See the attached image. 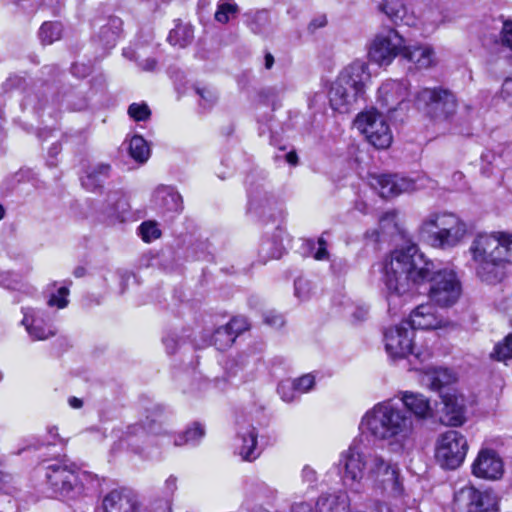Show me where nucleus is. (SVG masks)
<instances>
[{
    "label": "nucleus",
    "mask_w": 512,
    "mask_h": 512,
    "mask_svg": "<svg viewBox=\"0 0 512 512\" xmlns=\"http://www.w3.org/2000/svg\"><path fill=\"white\" fill-rule=\"evenodd\" d=\"M382 282L389 311L400 308L413 288L430 283L428 296L440 307L454 305L462 293L461 282L452 269H439L419 252L416 245L394 250L384 261Z\"/></svg>",
    "instance_id": "f257e3e1"
},
{
    "label": "nucleus",
    "mask_w": 512,
    "mask_h": 512,
    "mask_svg": "<svg viewBox=\"0 0 512 512\" xmlns=\"http://www.w3.org/2000/svg\"><path fill=\"white\" fill-rule=\"evenodd\" d=\"M359 429L378 441H385L395 453L409 450L415 440V423L396 401L389 398L368 409L361 418Z\"/></svg>",
    "instance_id": "f03ea898"
},
{
    "label": "nucleus",
    "mask_w": 512,
    "mask_h": 512,
    "mask_svg": "<svg viewBox=\"0 0 512 512\" xmlns=\"http://www.w3.org/2000/svg\"><path fill=\"white\" fill-rule=\"evenodd\" d=\"M45 477L54 498L74 507L98 485L97 476L66 461L49 464Z\"/></svg>",
    "instance_id": "7ed1b4c3"
},
{
    "label": "nucleus",
    "mask_w": 512,
    "mask_h": 512,
    "mask_svg": "<svg viewBox=\"0 0 512 512\" xmlns=\"http://www.w3.org/2000/svg\"><path fill=\"white\" fill-rule=\"evenodd\" d=\"M370 80L368 65L356 60L346 66L332 83L329 90V102L333 110L347 113L365 92Z\"/></svg>",
    "instance_id": "20e7f679"
},
{
    "label": "nucleus",
    "mask_w": 512,
    "mask_h": 512,
    "mask_svg": "<svg viewBox=\"0 0 512 512\" xmlns=\"http://www.w3.org/2000/svg\"><path fill=\"white\" fill-rule=\"evenodd\" d=\"M467 232V224L457 215L448 212L431 213L421 224L423 237L431 246L443 250L458 246Z\"/></svg>",
    "instance_id": "39448f33"
},
{
    "label": "nucleus",
    "mask_w": 512,
    "mask_h": 512,
    "mask_svg": "<svg viewBox=\"0 0 512 512\" xmlns=\"http://www.w3.org/2000/svg\"><path fill=\"white\" fill-rule=\"evenodd\" d=\"M497 248L498 231H494L477 233L468 249L471 267L477 277L488 284H495L500 280Z\"/></svg>",
    "instance_id": "423d86ee"
},
{
    "label": "nucleus",
    "mask_w": 512,
    "mask_h": 512,
    "mask_svg": "<svg viewBox=\"0 0 512 512\" xmlns=\"http://www.w3.org/2000/svg\"><path fill=\"white\" fill-rule=\"evenodd\" d=\"M415 332L409 323L402 322L387 328L384 331L385 350L392 359L408 358L411 369L420 370L418 364H424L431 358V352L427 348L417 347L414 342Z\"/></svg>",
    "instance_id": "0eeeda50"
},
{
    "label": "nucleus",
    "mask_w": 512,
    "mask_h": 512,
    "mask_svg": "<svg viewBox=\"0 0 512 512\" xmlns=\"http://www.w3.org/2000/svg\"><path fill=\"white\" fill-rule=\"evenodd\" d=\"M367 479L371 480L375 489L390 496L398 497L403 493L399 465L376 452L368 457Z\"/></svg>",
    "instance_id": "6e6552de"
},
{
    "label": "nucleus",
    "mask_w": 512,
    "mask_h": 512,
    "mask_svg": "<svg viewBox=\"0 0 512 512\" xmlns=\"http://www.w3.org/2000/svg\"><path fill=\"white\" fill-rule=\"evenodd\" d=\"M415 102L417 108L434 121L449 119L457 107L454 94L442 88L419 90Z\"/></svg>",
    "instance_id": "1a4fd4ad"
},
{
    "label": "nucleus",
    "mask_w": 512,
    "mask_h": 512,
    "mask_svg": "<svg viewBox=\"0 0 512 512\" xmlns=\"http://www.w3.org/2000/svg\"><path fill=\"white\" fill-rule=\"evenodd\" d=\"M372 452L354 441L347 450L340 454L338 466L342 472L343 483L351 489L359 490L361 480L367 473L368 457Z\"/></svg>",
    "instance_id": "9d476101"
},
{
    "label": "nucleus",
    "mask_w": 512,
    "mask_h": 512,
    "mask_svg": "<svg viewBox=\"0 0 512 512\" xmlns=\"http://www.w3.org/2000/svg\"><path fill=\"white\" fill-rule=\"evenodd\" d=\"M467 451L466 438L456 430H448L437 439L435 458L441 467L452 470L463 463Z\"/></svg>",
    "instance_id": "9b49d317"
},
{
    "label": "nucleus",
    "mask_w": 512,
    "mask_h": 512,
    "mask_svg": "<svg viewBox=\"0 0 512 512\" xmlns=\"http://www.w3.org/2000/svg\"><path fill=\"white\" fill-rule=\"evenodd\" d=\"M354 126L377 149H386L392 143V133L388 124L383 115L375 109L358 114Z\"/></svg>",
    "instance_id": "f8f14e48"
},
{
    "label": "nucleus",
    "mask_w": 512,
    "mask_h": 512,
    "mask_svg": "<svg viewBox=\"0 0 512 512\" xmlns=\"http://www.w3.org/2000/svg\"><path fill=\"white\" fill-rule=\"evenodd\" d=\"M404 38L393 28H389L375 36L370 49L371 61L379 66H388L398 56L402 55Z\"/></svg>",
    "instance_id": "ddd939ff"
},
{
    "label": "nucleus",
    "mask_w": 512,
    "mask_h": 512,
    "mask_svg": "<svg viewBox=\"0 0 512 512\" xmlns=\"http://www.w3.org/2000/svg\"><path fill=\"white\" fill-rule=\"evenodd\" d=\"M454 505L461 512H489L497 509V498L490 491L465 486L455 493Z\"/></svg>",
    "instance_id": "4468645a"
},
{
    "label": "nucleus",
    "mask_w": 512,
    "mask_h": 512,
    "mask_svg": "<svg viewBox=\"0 0 512 512\" xmlns=\"http://www.w3.org/2000/svg\"><path fill=\"white\" fill-rule=\"evenodd\" d=\"M21 311L23 314L21 324L33 340H47L56 334L47 311L32 307H22Z\"/></svg>",
    "instance_id": "2eb2a0df"
},
{
    "label": "nucleus",
    "mask_w": 512,
    "mask_h": 512,
    "mask_svg": "<svg viewBox=\"0 0 512 512\" xmlns=\"http://www.w3.org/2000/svg\"><path fill=\"white\" fill-rule=\"evenodd\" d=\"M370 185L382 198L396 197L419 188L417 182L412 178L388 174L371 175Z\"/></svg>",
    "instance_id": "dca6fc26"
},
{
    "label": "nucleus",
    "mask_w": 512,
    "mask_h": 512,
    "mask_svg": "<svg viewBox=\"0 0 512 512\" xmlns=\"http://www.w3.org/2000/svg\"><path fill=\"white\" fill-rule=\"evenodd\" d=\"M409 326L415 329L434 330L448 326L449 320L443 313H440L433 303L418 305L409 317Z\"/></svg>",
    "instance_id": "f3484780"
},
{
    "label": "nucleus",
    "mask_w": 512,
    "mask_h": 512,
    "mask_svg": "<svg viewBox=\"0 0 512 512\" xmlns=\"http://www.w3.org/2000/svg\"><path fill=\"white\" fill-rule=\"evenodd\" d=\"M248 210L260 217L274 218L276 213L282 214L278 200L264 185L249 190Z\"/></svg>",
    "instance_id": "a211bd4d"
},
{
    "label": "nucleus",
    "mask_w": 512,
    "mask_h": 512,
    "mask_svg": "<svg viewBox=\"0 0 512 512\" xmlns=\"http://www.w3.org/2000/svg\"><path fill=\"white\" fill-rule=\"evenodd\" d=\"M504 473V464L500 456L492 449L479 451L472 464V474L477 478L498 480Z\"/></svg>",
    "instance_id": "6ab92c4d"
},
{
    "label": "nucleus",
    "mask_w": 512,
    "mask_h": 512,
    "mask_svg": "<svg viewBox=\"0 0 512 512\" xmlns=\"http://www.w3.org/2000/svg\"><path fill=\"white\" fill-rule=\"evenodd\" d=\"M409 95L405 80H387L378 89V102L387 112L394 111Z\"/></svg>",
    "instance_id": "aec40b11"
},
{
    "label": "nucleus",
    "mask_w": 512,
    "mask_h": 512,
    "mask_svg": "<svg viewBox=\"0 0 512 512\" xmlns=\"http://www.w3.org/2000/svg\"><path fill=\"white\" fill-rule=\"evenodd\" d=\"M105 512H140L137 495L128 489L113 490L103 500Z\"/></svg>",
    "instance_id": "412c9836"
},
{
    "label": "nucleus",
    "mask_w": 512,
    "mask_h": 512,
    "mask_svg": "<svg viewBox=\"0 0 512 512\" xmlns=\"http://www.w3.org/2000/svg\"><path fill=\"white\" fill-rule=\"evenodd\" d=\"M443 402L441 421L448 426H461L465 421V399L456 392L441 395Z\"/></svg>",
    "instance_id": "4be33fe9"
},
{
    "label": "nucleus",
    "mask_w": 512,
    "mask_h": 512,
    "mask_svg": "<svg viewBox=\"0 0 512 512\" xmlns=\"http://www.w3.org/2000/svg\"><path fill=\"white\" fill-rule=\"evenodd\" d=\"M376 9L383 13L391 22L415 25V17L409 12L404 0H374Z\"/></svg>",
    "instance_id": "5701e85b"
},
{
    "label": "nucleus",
    "mask_w": 512,
    "mask_h": 512,
    "mask_svg": "<svg viewBox=\"0 0 512 512\" xmlns=\"http://www.w3.org/2000/svg\"><path fill=\"white\" fill-rule=\"evenodd\" d=\"M152 203L161 213H179L183 208L181 195L171 186H158L152 196Z\"/></svg>",
    "instance_id": "b1692460"
},
{
    "label": "nucleus",
    "mask_w": 512,
    "mask_h": 512,
    "mask_svg": "<svg viewBox=\"0 0 512 512\" xmlns=\"http://www.w3.org/2000/svg\"><path fill=\"white\" fill-rule=\"evenodd\" d=\"M397 398L403 404V408L412 416L425 419L432 415V407L427 397L420 393L401 391Z\"/></svg>",
    "instance_id": "393cba45"
},
{
    "label": "nucleus",
    "mask_w": 512,
    "mask_h": 512,
    "mask_svg": "<svg viewBox=\"0 0 512 512\" xmlns=\"http://www.w3.org/2000/svg\"><path fill=\"white\" fill-rule=\"evenodd\" d=\"M401 56L420 69L429 68L435 63L433 49L425 44L406 45L404 42Z\"/></svg>",
    "instance_id": "a878e982"
},
{
    "label": "nucleus",
    "mask_w": 512,
    "mask_h": 512,
    "mask_svg": "<svg viewBox=\"0 0 512 512\" xmlns=\"http://www.w3.org/2000/svg\"><path fill=\"white\" fill-rule=\"evenodd\" d=\"M122 28V20L118 17L111 16L107 22L100 26L99 32L94 37L105 50L112 49L117 42Z\"/></svg>",
    "instance_id": "bb28decb"
},
{
    "label": "nucleus",
    "mask_w": 512,
    "mask_h": 512,
    "mask_svg": "<svg viewBox=\"0 0 512 512\" xmlns=\"http://www.w3.org/2000/svg\"><path fill=\"white\" fill-rule=\"evenodd\" d=\"M245 494L252 501L270 504L276 499L277 491L261 480L252 479L246 482Z\"/></svg>",
    "instance_id": "cd10ccee"
},
{
    "label": "nucleus",
    "mask_w": 512,
    "mask_h": 512,
    "mask_svg": "<svg viewBox=\"0 0 512 512\" xmlns=\"http://www.w3.org/2000/svg\"><path fill=\"white\" fill-rule=\"evenodd\" d=\"M422 364H418L421 371H425V382L430 389L435 391H441L446 386L456 381L454 372L448 368H426L421 367Z\"/></svg>",
    "instance_id": "c85d7f7f"
},
{
    "label": "nucleus",
    "mask_w": 512,
    "mask_h": 512,
    "mask_svg": "<svg viewBox=\"0 0 512 512\" xmlns=\"http://www.w3.org/2000/svg\"><path fill=\"white\" fill-rule=\"evenodd\" d=\"M239 440L241 444L238 446V450L244 460L252 461L260 455L257 448V432L253 426L241 428Z\"/></svg>",
    "instance_id": "c756f323"
},
{
    "label": "nucleus",
    "mask_w": 512,
    "mask_h": 512,
    "mask_svg": "<svg viewBox=\"0 0 512 512\" xmlns=\"http://www.w3.org/2000/svg\"><path fill=\"white\" fill-rule=\"evenodd\" d=\"M349 499L345 492L321 495L316 503L317 512H348Z\"/></svg>",
    "instance_id": "7c9ffc66"
},
{
    "label": "nucleus",
    "mask_w": 512,
    "mask_h": 512,
    "mask_svg": "<svg viewBox=\"0 0 512 512\" xmlns=\"http://www.w3.org/2000/svg\"><path fill=\"white\" fill-rule=\"evenodd\" d=\"M111 167L109 164L99 163L91 166L86 175L81 178V183L87 190H95L100 187L110 176Z\"/></svg>",
    "instance_id": "2f4dec72"
},
{
    "label": "nucleus",
    "mask_w": 512,
    "mask_h": 512,
    "mask_svg": "<svg viewBox=\"0 0 512 512\" xmlns=\"http://www.w3.org/2000/svg\"><path fill=\"white\" fill-rule=\"evenodd\" d=\"M148 431H146L145 427H142L138 424L129 426L128 430L124 432L123 440L130 446L134 452L141 453L142 448L139 446V442L146 439L148 434H158L160 431H156L152 424L147 426Z\"/></svg>",
    "instance_id": "473e14b6"
},
{
    "label": "nucleus",
    "mask_w": 512,
    "mask_h": 512,
    "mask_svg": "<svg viewBox=\"0 0 512 512\" xmlns=\"http://www.w3.org/2000/svg\"><path fill=\"white\" fill-rule=\"evenodd\" d=\"M205 436V428L202 424L195 422L180 434L175 440L176 446L197 445Z\"/></svg>",
    "instance_id": "72a5a7b5"
},
{
    "label": "nucleus",
    "mask_w": 512,
    "mask_h": 512,
    "mask_svg": "<svg viewBox=\"0 0 512 512\" xmlns=\"http://www.w3.org/2000/svg\"><path fill=\"white\" fill-rule=\"evenodd\" d=\"M284 246L276 238L263 239L259 246V256L264 262L269 259H278L283 255Z\"/></svg>",
    "instance_id": "f704fd0d"
},
{
    "label": "nucleus",
    "mask_w": 512,
    "mask_h": 512,
    "mask_svg": "<svg viewBox=\"0 0 512 512\" xmlns=\"http://www.w3.org/2000/svg\"><path fill=\"white\" fill-rule=\"evenodd\" d=\"M128 151L130 156L139 163H144L150 156V149L142 136L135 135L129 141Z\"/></svg>",
    "instance_id": "c9c22d12"
},
{
    "label": "nucleus",
    "mask_w": 512,
    "mask_h": 512,
    "mask_svg": "<svg viewBox=\"0 0 512 512\" xmlns=\"http://www.w3.org/2000/svg\"><path fill=\"white\" fill-rule=\"evenodd\" d=\"M498 267L512 264V233L498 231Z\"/></svg>",
    "instance_id": "e433bc0d"
},
{
    "label": "nucleus",
    "mask_w": 512,
    "mask_h": 512,
    "mask_svg": "<svg viewBox=\"0 0 512 512\" xmlns=\"http://www.w3.org/2000/svg\"><path fill=\"white\" fill-rule=\"evenodd\" d=\"M72 281H65L62 286L50 293L47 301L49 307H56L57 309H64L69 304L68 296L70 294L69 287Z\"/></svg>",
    "instance_id": "4c0bfd02"
},
{
    "label": "nucleus",
    "mask_w": 512,
    "mask_h": 512,
    "mask_svg": "<svg viewBox=\"0 0 512 512\" xmlns=\"http://www.w3.org/2000/svg\"><path fill=\"white\" fill-rule=\"evenodd\" d=\"M234 341V334L226 324L215 330L211 337L210 344L215 346L218 350H225L230 347Z\"/></svg>",
    "instance_id": "58836bf2"
},
{
    "label": "nucleus",
    "mask_w": 512,
    "mask_h": 512,
    "mask_svg": "<svg viewBox=\"0 0 512 512\" xmlns=\"http://www.w3.org/2000/svg\"><path fill=\"white\" fill-rule=\"evenodd\" d=\"M62 24L59 22H45L40 27L39 37L43 44H52L62 35Z\"/></svg>",
    "instance_id": "ea45409f"
},
{
    "label": "nucleus",
    "mask_w": 512,
    "mask_h": 512,
    "mask_svg": "<svg viewBox=\"0 0 512 512\" xmlns=\"http://www.w3.org/2000/svg\"><path fill=\"white\" fill-rule=\"evenodd\" d=\"M108 206L104 209L103 213L109 219H117L121 211L124 210L125 200L120 192H112L108 195Z\"/></svg>",
    "instance_id": "a19ab883"
},
{
    "label": "nucleus",
    "mask_w": 512,
    "mask_h": 512,
    "mask_svg": "<svg viewBox=\"0 0 512 512\" xmlns=\"http://www.w3.org/2000/svg\"><path fill=\"white\" fill-rule=\"evenodd\" d=\"M238 12L237 4L225 0H221L217 5L215 12V20L219 23L226 24L231 16Z\"/></svg>",
    "instance_id": "79ce46f5"
},
{
    "label": "nucleus",
    "mask_w": 512,
    "mask_h": 512,
    "mask_svg": "<svg viewBox=\"0 0 512 512\" xmlns=\"http://www.w3.org/2000/svg\"><path fill=\"white\" fill-rule=\"evenodd\" d=\"M306 244L314 259L318 261L329 260L328 244L323 235L319 237L316 242L307 240Z\"/></svg>",
    "instance_id": "37998d69"
},
{
    "label": "nucleus",
    "mask_w": 512,
    "mask_h": 512,
    "mask_svg": "<svg viewBox=\"0 0 512 512\" xmlns=\"http://www.w3.org/2000/svg\"><path fill=\"white\" fill-rule=\"evenodd\" d=\"M491 356L498 361H506L512 358V333L495 345Z\"/></svg>",
    "instance_id": "c03bdc74"
},
{
    "label": "nucleus",
    "mask_w": 512,
    "mask_h": 512,
    "mask_svg": "<svg viewBox=\"0 0 512 512\" xmlns=\"http://www.w3.org/2000/svg\"><path fill=\"white\" fill-rule=\"evenodd\" d=\"M246 25L255 33H261L267 22V13L265 11L249 12L245 14Z\"/></svg>",
    "instance_id": "a18cd8bd"
},
{
    "label": "nucleus",
    "mask_w": 512,
    "mask_h": 512,
    "mask_svg": "<svg viewBox=\"0 0 512 512\" xmlns=\"http://www.w3.org/2000/svg\"><path fill=\"white\" fill-rule=\"evenodd\" d=\"M138 229L142 240L147 243H150L161 236V231L155 221H144Z\"/></svg>",
    "instance_id": "49530a36"
},
{
    "label": "nucleus",
    "mask_w": 512,
    "mask_h": 512,
    "mask_svg": "<svg viewBox=\"0 0 512 512\" xmlns=\"http://www.w3.org/2000/svg\"><path fill=\"white\" fill-rule=\"evenodd\" d=\"M278 394L281 399L287 403L298 400L300 395L298 391L295 389L292 381H282L277 388Z\"/></svg>",
    "instance_id": "de8ad7c7"
},
{
    "label": "nucleus",
    "mask_w": 512,
    "mask_h": 512,
    "mask_svg": "<svg viewBox=\"0 0 512 512\" xmlns=\"http://www.w3.org/2000/svg\"><path fill=\"white\" fill-rule=\"evenodd\" d=\"M295 389L299 395L310 392L315 386V376L313 374H305L292 380Z\"/></svg>",
    "instance_id": "09e8293b"
},
{
    "label": "nucleus",
    "mask_w": 512,
    "mask_h": 512,
    "mask_svg": "<svg viewBox=\"0 0 512 512\" xmlns=\"http://www.w3.org/2000/svg\"><path fill=\"white\" fill-rule=\"evenodd\" d=\"M129 116L135 121H145L150 117V109L145 103H132L128 108Z\"/></svg>",
    "instance_id": "8fccbe9b"
},
{
    "label": "nucleus",
    "mask_w": 512,
    "mask_h": 512,
    "mask_svg": "<svg viewBox=\"0 0 512 512\" xmlns=\"http://www.w3.org/2000/svg\"><path fill=\"white\" fill-rule=\"evenodd\" d=\"M196 93L201 99V105L206 108L213 105L217 100V94L215 90L209 87H197Z\"/></svg>",
    "instance_id": "3c124183"
},
{
    "label": "nucleus",
    "mask_w": 512,
    "mask_h": 512,
    "mask_svg": "<svg viewBox=\"0 0 512 512\" xmlns=\"http://www.w3.org/2000/svg\"><path fill=\"white\" fill-rule=\"evenodd\" d=\"M348 313L350 314L353 322L364 321L369 313V307L365 304L354 305L350 304L347 306Z\"/></svg>",
    "instance_id": "603ef678"
},
{
    "label": "nucleus",
    "mask_w": 512,
    "mask_h": 512,
    "mask_svg": "<svg viewBox=\"0 0 512 512\" xmlns=\"http://www.w3.org/2000/svg\"><path fill=\"white\" fill-rule=\"evenodd\" d=\"M501 44L512 51V19L503 21L500 32Z\"/></svg>",
    "instance_id": "864d4df0"
},
{
    "label": "nucleus",
    "mask_w": 512,
    "mask_h": 512,
    "mask_svg": "<svg viewBox=\"0 0 512 512\" xmlns=\"http://www.w3.org/2000/svg\"><path fill=\"white\" fill-rule=\"evenodd\" d=\"M227 325H228L230 331L233 332L234 339H236V337L239 334H241L242 332H244L245 330L248 329L247 319L242 316L234 317L233 319L230 320L229 323H227Z\"/></svg>",
    "instance_id": "5fc2aeb1"
},
{
    "label": "nucleus",
    "mask_w": 512,
    "mask_h": 512,
    "mask_svg": "<svg viewBox=\"0 0 512 512\" xmlns=\"http://www.w3.org/2000/svg\"><path fill=\"white\" fill-rule=\"evenodd\" d=\"M499 96L512 109V78L507 77L503 81Z\"/></svg>",
    "instance_id": "6e6d98bb"
},
{
    "label": "nucleus",
    "mask_w": 512,
    "mask_h": 512,
    "mask_svg": "<svg viewBox=\"0 0 512 512\" xmlns=\"http://www.w3.org/2000/svg\"><path fill=\"white\" fill-rule=\"evenodd\" d=\"M18 284V276L10 271H0V285L15 289Z\"/></svg>",
    "instance_id": "4d7b16f0"
},
{
    "label": "nucleus",
    "mask_w": 512,
    "mask_h": 512,
    "mask_svg": "<svg viewBox=\"0 0 512 512\" xmlns=\"http://www.w3.org/2000/svg\"><path fill=\"white\" fill-rule=\"evenodd\" d=\"M264 322L273 328H280L284 325V318L275 311H269L264 315Z\"/></svg>",
    "instance_id": "13d9d810"
},
{
    "label": "nucleus",
    "mask_w": 512,
    "mask_h": 512,
    "mask_svg": "<svg viewBox=\"0 0 512 512\" xmlns=\"http://www.w3.org/2000/svg\"><path fill=\"white\" fill-rule=\"evenodd\" d=\"M295 296L304 300L308 296L309 285L305 279L299 278L294 282Z\"/></svg>",
    "instance_id": "bf43d9fd"
},
{
    "label": "nucleus",
    "mask_w": 512,
    "mask_h": 512,
    "mask_svg": "<svg viewBox=\"0 0 512 512\" xmlns=\"http://www.w3.org/2000/svg\"><path fill=\"white\" fill-rule=\"evenodd\" d=\"M91 66L85 63H75L71 67V72L78 78H84L91 73Z\"/></svg>",
    "instance_id": "052dcab7"
},
{
    "label": "nucleus",
    "mask_w": 512,
    "mask_h": 512,
    "mask_svg": "<svg viewBox=\"0 0 512 512\" xmlns=\"http://www.w3.org/2000/svg\"><path fill=\"white\" fill-rule=\"evenodd\" d=\"M152 512H172L171 499L157 500L152 504Z\"/></svg>",
    "instance_id": "680f3d73"
},
{
    "label": "nucleus",
    "mask_w": 512,
    "mask_h": 512,
    "mask_svg": "<svg viewBox=\"0 0 512 512\" xmlns=\"http://www.w3.org/2000/svg\"><path fill=\"white\" fill-rule=\"evenodd\" d=\"M396 211H387L385 212L379 219V223L383 228H387L389 226H396Z\"/></svg>",
    "instance_id": "e2e57ef3"
},
{
    "label": "nucleus",
    "mask_w": 512,
    "mask_h": 512,
    "mask_svg": "<svg viewBox=\"0 0 512 512\" xmlns=\"http://www.w3.org/2000/svg\"><path fill=\"white\" fill-rule=\"evenodd\" d=\"M163 344L166 348L167 353L173 354L178 347V339L174 334L167 335L163 338Z\"/></svg>",
    "instance_id": "0e129e2a"
},
{
    "label": "nucleus",
    "mask_w": 512,
    "mask_h": 512,
    "mask_svg": "<svg viewBox=\"0 0 512 512\" xmlns=\"http://www.w3.org/2000/svg\"><path fill=\"white\" fill-rule=\"evenodd\" d=\"M302 479L308 484H314L317 481V473L310 466H304L302 469Z\"/></svg>",
    "instance_id": "69168bd1"
},
{
    "label": "nucleus",
    "mask_w": 512,
    "mask_h": 512,
    "mask_svg": "<svg viewBox=\"0 0 512 512\" xmlns=\"http://www.w3.org/2000/svg\"><path fill=\"white\" fill-rule=\"evenodd\" d=\"M164 489L167 496L166 498L172 497L177 489V478L173 475H170L165 481Z\"/></svg>",
    "instance_id": "338daca9"
},
{
    "label": "nucleus",
    "mask_w": 512,
    "mask_h": 512,
    "mask_svg": "<svg viewBox=\"0 0 512 512\" xmlns=\"http://www.w3.org/2000/svg\"><path fill=\"white\" fill-rule=\"evenodd\" d=\"M291 512H313V507L308 502H296L292 505Z\"/></svg>",
    "instance_id": "774afa93"
}]
</instances>
